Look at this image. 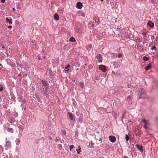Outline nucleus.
I'll return each instance as SVG.
<instances>
[{"mask_svg":"<svg viewBox=\"0 0 158 158\" xmlns=\"http://www.w3.org/2000/svg\"><path fill=\"white\" fill-rule=\"evenodd\" d=\"M131 85L128 84L127 85V87H128V88H130L131 87Z\"/></svg>","mask_w":158,"mask_h":158,"instance_id":"nucleus-34","label":"nucleus"},{"mask_svg":"<svg viewBox=\"0 0 158 158\" xmlns=\"http://www.w3.org/2000/svg\"><path fill=\"white\" fill-rule=\"evenodd\" d=\"M19 76H21V75H19Z\"/></svg>","mask_w":158,"mask_h":158,"instance_id":"nucleus-48","label":"nucleus"},{"mask_svg":"<svg viewBox=\"0 0 158 158\" xmlns=\"http://www.w3.org/2000/svg\"><path fill=\"white\" fill-rule=\"evenodd\" d=\"M151 67V64H149L148 65L146 66L145 67V69L146 70H149Z\"/></svg>","mask_w":158,"mask_h":158,"instance_id":"nucleus-15","label":"nucleus"},{"mask_svg":"<svg viewBox=\"0 0 158 158\" xmlns=\"http://www.w3.org/2000/svg\"><path fill=\"white\" fill-rule=\"evenodd\" d=\"M96 57L98 62L101 63L102 62V56L100 54H97Z\"/></svg>","mask_w":158,"mask_h":158,"instance_id":"nucleus-2","label":"nucleus"},{"mask_svg":"<svg viewBox=\"0 0 158 158\" xmlns=\"http://www.w3.org/2000/svg\"><path fill=\"white\" fill-rule=\"evenodd\" d=\"M109 140L112 143H114L116 141V139L114 136H110L109 137Z\"/></svg>","mask_w":158,"mask_h":158,"instance_id":"nucleus-4","label":"nucleus"},{"mask_svg":"<svg viewBox=\"0 0 158 158\" xmlns=\"http://www.w3.org/2000/svg\"><path fill=\"white\" fill-rule=\"evenodd\" d=\"M144 95H145V92L143 89H141L138 92V95L141 97H139V99H140L142 98H144Z\"/></svg>","mask_w":158,"mask_h":158,"instance_id":"nucleus-1","label":"nucleus"},{"mask_svg":"<svg viewBox=\"0 0 158 158\" xmlns=\"http://www.w3.org/2000/svg\"><path fill=\"white\" fill-rule=\"evenodd\" d=\"M85 15L84 13H81L80 15H81L84 17L85 16Z\"/></svg>","mask_w":158,"mask_h":158,"instance_id":"nucleus-31","label":"nucleus"},{"mask_svg":"<svg viewBox=\"0 0 158 158\" xmlns=\"http://www.w3.org/2000/svg\"><path fill=\"white\" fill-rule=\"evenodd\" d=\"M70 67V65L69 64H68L65 67V69H67L68 68H69Z\"/></svg>","mask_w":158,"mask_h":158,"instance_id":"nucleus-30","label":"nucleus"},{"mask_svg":"<svg viewBox=\"0 0 158 158\" xmlns=\"http://www.w3.org/2000/svg\"><path fill=\"white\" fill-rule=\"evenodd\" d=\"M8 130H9V132H11V133L13 132V129H12V128H10Z\"/></svg>","mask_w":158,"mask_h":158,"instance_id":"nucleus-26","label":"nucleus"},{"mask_svg":"<svg viewBox=\"0 0 158 158\" xmlns=\"http://www.w3.org/2000/svg\"><path fill=\"white\" fill-rule=\"evenodd\" d=\"M99 69L104 72H105L106 71V68L103 65L101 64L99 66Z\"/></svg>","mask_w":158,"mask_h":158,"instance_id":"nucleus-3","label":"nucleus"},{"mask_svg":"<svg viewBox=\"0 0 158 158\" xmlns=\"http://www.w3.org/2000/svg\"><path fill=\"white\" fill-rule=\"evenodd\" d=\"M44 94L45 95L46 98H48L49 97L48 93L46 92H44Z\"/></svg>","mask_w":158,"mask_h":158,"instance_id":"nucleus-20","label":"nucleus"},{"mask_svg":"<svg viewBox=\"0 0 158 158\" xmlns=\"http://www.w3.org/2000/svg\"><path fill=\"white\" fill-rule=\"evenodd\" d=\"M69 69H68L67 70H64V71H65V73H66H66H67L69 72Z\"/></svg>","mask_w":158,"mask_h":158,"instance_id":"nucleus-35","label":"nucleus"},{"mask_svg":"<svg viewBox=\"0 0 158 158\" xmlns=\"http://www.w3.org/2000/svg\"><path fill=\"white\" fill-rule=\"evenodd\" d=\"M121 34V33L120 31H119L118 33V35L120 36Z\"/></svg>","mask_w":158,"mask_h":158,"instance_id":"nucleus-41","label":"nucleus"},{"mask_svg":"<svg viewBox=\"0 0 158 158\" xmlns=\"http://www.w3.org/2000/svg\"><path fill=\"white\" fill-rule=\"evenodd\" d=\"M122 56V55L120 53H119L118 55V58H120Z\"/></svg>","mask_w":158,"mask_h":158,"instance_id":"nucleus-28","label":"nucleus"},{"mask_svg":"<svg viewBox=\"0 0 158 158\" xmlns=\"http://www.w3.org/2000/svg\"><path fill=\"white\" fill-rule=\"evenodd\" d=\"M143 35H145V34L143 33Z\"/></svg>","mask_w":158,"mask_h":158,"instance_id":"nucleus-49","label":"nucleus"},{"mask_svg":"<svg viewBox=\"0 0 158 158\" xmlns=\"http://www.w3.org/2000/svg\"><path fill=\"white\" fill-rule=\"evenodd\" d=\"M136 146L139 150L141 152H143V148L142 146H140L138 144H136Z\"/></svg>","mask_w":158,"mask_h":158,"instance_id":"nucleus-7","label":"nucleus"},{"mask_svg":"<svg viewBox=\"0 0 158 158\" xmlns=\"http://www.w3.org/2000/svg\"><path fill=\"white\" fill-rule=\"evenodd\" d=\"M12 10H13V11H15V8H13L12 9Z\"/></svg>","mask_w":158,"mask_h":158,"instance_id":"nucleus-45","label":"nucleus"},{"mask_svg":"<svg viewBox=\"0 0 158 158\" xmlns=\"http://www.w3.org/2000/svg\"><path fill=\"white\" fill-rule=\"evenodd\" d=\"M127 100L128 101H130L131 100V96H127Z\"/></svg>","mask_w":158,"mask_h":158,"instance_id":"nucleus-24","label":"nucleus"},{"mask_svg":"<svg viewBox=\"0 0 158 158\" xmlns=\"http://www.w3.org/2000/svg\"><path fill=\"white\" fill-rule=\"evenodd\" d=\"M156 47L155 46H153L152 47V48H151V49L152 50H156Z\"/></svg>","mask_w":158,"mask_h":158,"instance_id":"nucleus-27","label":"nucleus"},{"mask_svg":"<svg viewBox=\"0 0 158 158\" xmlns=\"http://www.w3.org/2000/svg\"><path fill=\"white\" fill-rule=\"evenodd\" d=\"M1 2H2V3H4L5 2V0H1Z\"/></svg>","mask_w":158,"mask_h":158,"instance_id":"nucleus-39","label":"nucleus"},{"mask_svg":"<svg viewBox=\"0 0 158 158\" xmlns=\"http://www.w3.org/2000/svg\"><path fill=\"white\" fill-rule=\"evenodd\" d=\"M63 133L64 135H65L66 134V131L65 130H64L63 132Z\"/></svg>","mask_w":158,"mask_h":158,"instance_id":"nucleus-32","label":"nucleus"},{"mask_svg":"<svg viewBox=\"0 0 158 158\" xmlns=\"http://www.w3.org/2000/svg\"><path fill=\"white\" fill-rule=\"evenodd\" d=\"M2 48H5V46L4 45H3L2 46Z\"/></svg>","mask_w":158,"mask_h":158,"instance_id":"nucleus-44","label":"nucleus"},{"mask_svg":"<svg viewBox=\"0 0 158 158\" xmlns=\"http://www.w3.org/2000/svg\"><path fill=\"white\" fill-rule=\"evenodd\" d=\"M3 88L2 87H1L0 88V91H2L3 90Z\"/></svg>","mask_w":158,"mask_h":158,"instance_id":"nucleus-33","label":"nucleus"},{"mask_svg":"<svg viewBox=\"0 0 158 158\" xmlns=\"http://www.w3.org/2000/svg\"><path fill=\"white\" fill-rule=\"evenodd\" d=\"M147 25L152 28L154 27V23L151 21H149L148 22Z\"/></svg>","mask_w":158,"mask_h":158,"instance_id":"nucleus-5","label":"nucleus"},{"mask_svg":"<svg viewBox=\"0 0 158 158\" xmlns=\"http://www.w3.org/2000/svg\"><path fill=\"white\" fill-rule=\"evenodd\" d=\"M16 144L17 145H19L20 143V140L18 139H17L16 140Z\"/></svg>","mask_w":158,"mask_h":158,"instance_id":"nucleus-19","label":"nucleus"},{"mask_svg":"<svg viewBox=\"0 0 158 158\" xmlns=\"http://www.w3.org/2000/svg\"><path fill=\"white\" fill-rule=\"evenodd\" d=\"M70 119H71L72 120H73V116L72 115V113L69 112L68 113Z\"/></svg>","mask_w":158,"mask_h":158,"instance_id":"nucleus-13","label":"nucleus"},{"mask_svg":"<svg viewBox=\"0 0 158 158\" xmlns=\"http://www.w3.org/2000/svg\"><path fill=\"white\" fill-rule=\"evenodd\" d=\"M79 86L81 88H83L84 86V83L83 82L81 81L79 83Z\"/></svg>","mask_w":158,"mask_h":158,"instance_id":"nucleus-16","label":"nucleus"},{"mask_svg":"<svg viewBox=\"0 0 158 158\" xmlns=\"http://www.w3.org/2000/svg\"><path fill=\"white\" fill-rule=\"evenodd\" d=\"M123 158H127V157L126 156H123Z\"/></svg>","mask_w":158,"mask_h":158,"instance_id":"nucleus-42","label":"nucleus"},{"mask_svg":"<svg viewBox=\"0 0 158 158\" xmlns=\"http://www.w3.org/2000/svg\"><path fill=\"white\" fill-rule=\"evenodd\" d=\"M54 19L57 20H58L59 19V15L57 13H56L54 14Z\"/></svg>","mask_w":158,"mask_h":158,"instance_id":"nucleus-14","label":"nucleus"},{"mask_svg":"<svg viewBox=\"0 0 158 158\" xmlns=\"http://www.w3.org/2000/svg\"><path fill=\"white\" fill-rule=\"evenodd\" d=\"M45 88V89H44V92H48V87H44Z\"/></svg>","mask_w":158,"mask_h":158,"instance_id":"nucleus-29","label":"nucleus"},{"mask_svg":"<svg viewBox=\"0 0 158 158\" xmlns=\"http://www.w3.org/2000/svg\"><path fill=\"white\" fill-rule=\"evenodd\" d=\"M69 40L71 42H74L75 41V39L73 37H71Z\"/></svg>","mask_w":158,"mask_h":158,"instance_id":"nucleus-18","label":"nucleus"},{"mask_svg":"<svg viewBox=\"0 0 158 158\" xmlns=\"http://www.w3.org/2000/svg\"><path fill=\"white\" fill-rule=\"evenodd\" d=\"M6 54H7V55H6V56H8V54L7 53H6Z\"/></svg>","mask_w":158,"mask_h":158,"instance_id":"nucleus-46","label":"nucleus"},{"mask_svg":"<svg viewBox=\"0 0 158 158\" xmlns=\"http://www.w3.org/2000/svg\"><path fill=\"white\" fill-rule=\"evenodd\" d=\"M125 139L126 141H128L129 139V137L128 136V135H125Z\"/></svg>","mask_w":158,"mask_h":158,"instance_id":"nucleus-23","label":"nucleus"},{"mask_svg":"<svg viewBox=\"0 0 158 158\" xmlns=\"http://www.w3.org/2000/svg\"><path fill=\"white\" fill-rule=\"evenodd\" d=\"M78 148L76 149V150L77 152V153L79 154L81 150V148L79 146Z\"/></svg>","mask_w":158,"mask_h":158,"instance_id":"nucleus-17","label":"nucleus"},{"mask_svg":"<svg viewBox=\"0 0 158 158\" xmlns=\"http://www.w3.org/2000/svg\"><path fill=\"white\" fill-rule=\"evenodd\" d=\"M7 139L6 138V146L8 147V148H9L11 146V142L10 141H7Z\"/></svg>","mask_w":158,"mask_h":158,"instance_id":"nucleus-8","label":"nucleus"},{"mask_svg":"<svg viewBox=\"0 0 158 158\" xmlns=\"http://www.w3.org/2000/svg\"><path fill=\"white\" fill-rule=\"evenodd\" d=\"M82 7V3L80 2H79L77 3V7L79 9H81Z\"/></svg>","mask_w":158,"mask_h":158,"instance_id":"nucleus-6","label":"nucleus"},{"mask_svg":"<svg viewBox=\"0 0 158 158\" xmlns=\"http://www.w3.org/2000/svg\"><path fill=\"white\" fill-rule=\"evenodd\" d=\"M126 144H127V145H129V143H128V141H126Z\"/></svg>","mask_w":158,"mask_h":158,"instance_id":"nucleus-43","label":"nucleus"},{"mask_svg":"<svg viewBox=\"0 0 158 158\" xmlns=\"http://www.w3.org/2000/svg\"><path fill=\"white\" fill-rule=\"evenodd\" d=\"M80 29L79 27H76L75 29V31L76 32H78L80 31Z\"/></svg>","mask_w":158,"mask_h":158,"instance_id":"nucleus-22","label":"nucleus"},{"mask_svg":"<svg viewBox=\"0 0 158 158\" xmlns=\"http://www.w3.org/2000/svg\"><path fill=\"white\" fill-rule=\"evenodd\" d=\"M6 19L7 23H8L9 24H12V22L10 19L6 18Z\"/></svg>","mask_w":158,"mask_h":158,"instance_id":"nucleus-12","label":"nucleus"},{"mask_svg":"<svg viewBox=\"0 0 158 158\" xmlns=\"http://www.w3.org/2000/svg\"><path fill=\"white\" fill-rule=\"evenodd\" d=\"M143 59L145 61H148V60L149 58L148 57L145 56L143 57Z\"/></svg>","mask_w":158,"mask_h":158,"instance_id":"nucleus-21","label":"nucleus"},{"mask_svg":"<svg viewBox=\"0 0 158 158\" xmlns=\"http://www.w3.org/2000/svg\"><path fill=\"white\" fill-rule=\"evenodd\" d=\"M103 1V0H101V1Z\"/></svg>","mask_w":158,"mask_h":158,"instance_id":"nucleus-50","label":"nucleus"},{"mask_svg":"<svg viewBox=\"0 0 158 158\" xmlns=\"http://www.w3.org/2000/svg\"><path fill=\"white\" fill-rule=\"evenodd\" d=\"M142 122L143 123H144V124L143 125V127L145 128L146 129H147V127L146 126L147 124V123L146 122L145 120L144 119H143L142 120Z\"/></svg>","mask_w":158,"mask_h":158,"instance_id":"nucleus-10","label":"nucleus"},{"mask_svg":"<svg viewBox=\"0 0 158 158\" xmlns=\"http://www.w3.org/2000/svg\"><path fill=\"white\" fill-rule=\"evenodd\" d=\"M89 144L90 145L91 147H93L94 145V143L91 141L89 143Z\"/></svg>","mask_w":158,"mask_h":158,"instance_id":"nucleus-25","label":"nucleus"},{"mask_svg":"<svg viewBox=\"0 0 158 158\" xmlns=\"http://www.w3.org/2000/svg\"><path fill=\"white\" fill-rule=\"evenodd\" d=\"M117 31H118V32H119V31H120V29L118 28H117Z\"/></svg>","mask_w":158,"mask_h":158,"instance_id":"nucleus-40","label":"nucleus"},{"mask_svg":"<svg viewBox=\"0 0 158 158\" xmlns=\"http://www.w3.org/2000/svg\"><path fill=\"white\" fill-rule=\"evenodd\" d=\"M69 150L70 151L72 152H73V151L74 152H75V147L74 145H71L69 147Z\"/></svg>","mask_w":158,"mask_h":158,"instance_id":"nucleus-9","label":"nucleus"},{"mask_svg":"<svg viewBox=\"0 0 158 158\" xmlns=\"http://www.w3.org/2000/svg\"><path fill=\"white\" fill-rule=\"evenodd\" d=\"M60 139H57L55 140V141L56 142H58V141L60 140Z\"/></svg>","mask_w":158,"mask_h":158,"instance_id":"nucleus-36","label":"nucleus"},{"mask_svg":"<svg viewBox=\"0 0 158 158\" xmlns=\"http://www.w3.org/2000/svg\"><path fill=\"white\" fill-rule=\"evenodd\" d=\"M2 65L0 63V66H1Z\"/></svg>","mask_w":158,"mask_h":158,"instance_id":"nucleus-47","label":"nucleus"},{"mask_svg":"<svg viewBox=\"0 0 158 158\" xmlns=\"http://www.w3.org/2000/svg\"><path fill=\"white\" fill-rule=\"evenodd\" d=\"M12 27V26H8V28L9 29L11 28Z\"/></svg>","mask_w":158,"mask_h":158,"instance_id":"nucleus-37","label":"nucleus"},{"mask_svg":"<svg viewBox=\"0 0 158 158\" xmlns=\"http://www.w3.org/2000/svg\"><path fill=\"white\" fill-rule=\"evenodd\" d=\"M99 141H101V143H102V139L101 138H100L99 139Z\"/></svg>","mask_w":158,"mask_h":158,"instance_id":"nucleus-38","label":"nucleus"},{"mask_svg":"<svg viewBox=\"0 0 158 158\" xmlns=\"http://www.w3.org/2000/svg\"><path fill=\"white\" fill-rule=\"evenodd\" d=\"M41 83L45 87H47V84L45 81L43 80H42L41 81Z\"/></svg>","mask_w":158,"mask_h":158,"instance_id":"nucleus-11","label":"nucleus"}]
</instances>
